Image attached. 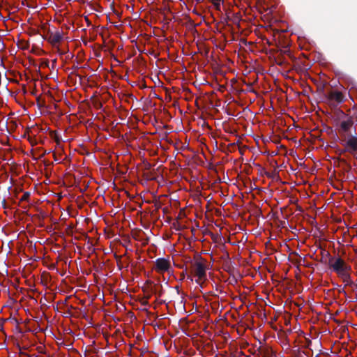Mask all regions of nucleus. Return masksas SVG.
Here are the masks:
<instances>
[{
	"instance_id": "nucleus-1",
	"label": "nucleus",
	"mask_w": 357,
	"mask_h": 357,
	"mask_svg": "<svg viewBox=\"0 0 357 357\" xmlns=\"http://www.w3.org/2000/svg\"><path fill=\"white\" fill-rule=\"evenodd\" d=\"M329 264L333 271H335L344 282L349 283L350 282L349 271L351 267L342 259L340 257L331 259L329 261Z\"/></svg>"
},
{
	"instance_id": "nucleus-2",
	"label": "nucleus",
	"mask_w": 357,
	"mask_h": 357,
	"mask_svg": "<svg viewBox=\"0 0 357 357\" xmlns=\"http://www.w3.org/2000/svg\"><path fill=\"white\" fill-rule=\"evenodd\" d=\"M192 272L194 276L197 278L196 282L202 285L206 280V268L205 265L201 261H197L192 267Z\"/></svg>"
},
{
	"instance_id": "nucleus-3",
	"label": "nucleus",
	"mask_w": 357,
	"mask_h": 357,
	"mask_svg": "<svg viewBox=\"0 0 357 357\" xmlns=\"http://www.w3.org/2000/svg\"><path fill=\"white\" fill-rule=\"evenodd\" d=\"M154 269L159 273L169 272L171 269V262L169 259L165 258H158L155 261Z\"/></svg>"
},
{
	"instance_id": "nucleus-4",
	"label": "nucleus",
	"mask_w": 357,
	"mask_h": 357,
	"mask_svg": "<svg viewBox=\"0 0 357 357\" xmlns=\"http://www.w3.org/2000/svg\"><path fill=\"white\" fill-rule=\"evenodd\" d=\"M47 40L52 45H56L63 40V32L59 30L50 31L47 34Z\"/></svg>"
},
{
	"instance_id": "nucleus-5",
	"label": "nucleus",
	"mask_w": 357,
	"mask_h": 357,
	"mask_svg": "<svg viewBox=\"0 0 357 357\" xmlns=\"http://www.w3.org/2000/svg\"><path fill=\"white\" fill-rule=\"evenodd\" d=\"M346 149L353 154L357 153V137L349 136L346 139Z\"/></svg>"
},
{
	"instance_id": "nucleus-6",
	"label": "nucleus",
	"mask_w": 357,
	"mask_h": 357,
	"mask_svg": "<svg viewBox=\"0 0 357 357\" xmlns=\"http://www.w3.org/2000/svg\"><path fill=\"white\" fill-rule=\"evenodd\" d=\"M353 125V121L350 119L343 120L340 123V128L343 132H349Z\"/></svg>"
},
{
	"instance_id": "nucleus-7",
	"label": "nucleus",
	"mask_w": 357,
	"mask_h": 357,
	"mask_svg": "<svg viewBox=\"0 0 357 357\" xmlns=\"http://www.w3.org/2000/svg\"><path fill=\"white\" fill-rule=\"evenodd\" d=\"M329 98L337 102H341L343 100V95L340 91H333L329 94Z\"/></svg>"
},
{
	"instance_id": "nucleus-8",
	"label": "nucleus",
	"mask_w": 357,
	"mask_h": 357,
	"mask_svg": "<svg viewBox=\"0 0 357 357\" xmlns=\"http://www.w3.org/2000/svg\"><path fill=\"white\" fill-rule=\"evenodd\" d=\"M214 6L216 10H220L221 3L223 2V0H209Z\"/></svg>"
},
{
	"instance_id": "nucleus-9",
	"label": "nucleus",
	"mask_w": 357,
	"mask_h": 357,
	"mask_svg": "<svg viewBox=\"0 0 357 357\" xmlns=\"http://www.w3.org/2000/svg\"><path fill=\"white\" fill-rule=\"evenodd\" d=\"M30 194L29 192H25L22 198H21V200H26L28 199V197H29Z\"/></svg>"
}]
</instances>
